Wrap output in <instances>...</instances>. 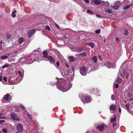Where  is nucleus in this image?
<instances>
[{"mask_svg": "<svg viewBox=\"0 0 133 133\" xmlns=\"http://www.w3.org/2000/svg\"><path fill=\"white\" fill-rule=\"evenodd\" d=\"M116 40L117 41H118V42H119V38H117V37H116Z\"/></svg>", "mask_w": 133, "mask_h": 133, "instance_id": "51", "label": "nucleus"}, {"mask_svg": "<svg viewBox=\"0 0 133 133\" xmlns=\"http://www.w3.org/2000/svg\"><path fill=\"white\" fill-rule=\"evenodd\" d=\"M25 41V39H24L23 38H21L19 40V43L21 44Z\"/></svg>", "mask_w": 133, "mask_h": 133, "instance_id": "22", "label": "nucleus"}, {"mask_svg": "<svg viewBox=\"0 0 133 133\" xmlns=\"http://www.w3.org/2000/svg\"><path fill=\"white\" fill-rule=\"evenodd\" d=\"M8 56L6 55L3 56L1 57V58L2 59H5L8 57Z\"/></svg>", "mask_w": 133, "mask_h": 133, "instance_id": "26", "label": "nucleus"}, {"mask_svg": "<svg viewBox=\"0 0 133 133\" xmlns=\"http://www.w3.org/2000/svg\"><path fill=\"white\" fill-rule=\"evenodd\" d=\"M98 57L99 58V59L100 60H101L102 59V57H101V56H100V55H99L98 56Z\"/></svg>", "mask_w": 133, "mask_h": 133, "instance_id": "45", "label": "nucleus"}, {"mask_svg": "<svg viewBox=\"0 0 133 133\" xmlns=\"http://www.w3.org/2000/svg\"><path fill=\"white\" fill-rule=\"evenodd\" d=\"M15 53H17V51H15Z\"/></svg>", "mask_w": 133, "mask_h": 133, "instance_id": "61", "label": "nucleus"}, {"mask_svg": "<svg viewBox=\"0 0 133 133\" xmlns=\"http://www.w3.org/2000/svg\"><path fill=\"white\" fill-rule=\"evenodd\" d=\"M15 133H19L18 132H16Z\"/></svg>", "mask_w": 133, "mask_h": 133, "instance_id": "62", "label": "nucleus"}, {"mask_svg": "<svg viewBox=\"0 0 133 133\" xmlns=\"http://www.w3.org/2000/svg\"><path fill=\"white\" fill-rule=\"evenodd\" d=\"M15 111H17V112H21V111L20 110H16L15 109Z\"/></svg>", "mask_w": 133, "mask_h": 133, "instance_id": "47", "label": "nucleus"}, {"mask_svg": "<svg viewBox=\"0 0 133 133\" xmlns=\"http://www.w3.org/2000/svg\"><path fill=\"white\" fill-rule=\"evenodd\" d=\"M87 13H90L91 14H92L93 12L92 11H90V10H88L87 11Z\"/></svg>", "mask_w": 133, "mask_h": 133, "instance_id": "34", "label": "nucleus"}, {"mask_svg": "<svg viewBox=\"0 0 133 133\" xmlns=\"http://www.w3.org/2000/svg\"><path fill=\"white\" fill-rule=\"evenodd\" d=\"M118 110L119 112H121V108L120 107H119L118 108Z\"/></svg>", "mask_w": 133, "mask_h": 133, "instance_id": "53", "label": "nucleus"}, {"mask_svg": "<svg viewBox=\"0 0 133 133\" xmlns=\"http://www.w3.org/2000/svg\"><path fill=\"white\" fill-rule=\"evenodd\" d=\"M101 31V30L99 29H97L96 30L95 32L96 33L98 34Z\"/></svg>", "mask_w": 133, "mask_h": 133, "instance_id": "31", "label": "nucleus"}, {"mask_svg": "<svg viewBox=\"0 0 133 133\" xmlns=\"http://www.w3.org/2000/svg\"><path fill=\"white\" fill-rule=\"evenodd\" d=\"M113 126L114 127H115L116 126V124L115 123H114L112 124Z\"/></svg>", "mask_w": 133, "mask_h": 133, "instance_id": "54", "label": "nucleus"}, {"mask_svg": "<svg viewBox=\"0 0 133 133\" xmlns=\"http://www.w3.org/2000/svg\"><path fill=\"white\" fill-rule=\"evenodd\" d=\"M28 116H29V118H30V119H31V120H32V118L30 116V115H28Z\"/></svg>", "mask_w": 133, "mask_h": 133, "instance_id": "56", "label": "nucleus"}, {"mask_svg": "<svg viewBox=\"0 0 133 133\" xmlns=\"http://www.w3.org/2000/svg\"><path fill=\"white\" fill-rule=\"evenodd\" d=\"M55 25L56 26V27L57 28H58V29H59V28H59V26H58V25L57 24H55Z\"/></svg>", "mask_w": 133, "mask_h": 133, "instance_id": "46", "label": "nucleus"}, {"mask_svg": "<svg viewBox=\"0 0 133 133\" xmlns=\"http://www.w3.org/2000/svg\"><path fill=\"white\" fill-rule=\"evenodd\" d=\"M69 36V35L68 34H66L64 35V37L65 38L67 39L68 37Z\"/></svg>", "mask_w": 133, "mask_h": 133, "instance_id": "35", "label": "nucleus"}, {"mask_svg": "<svg viewBox=\"0 0 133 133\" xmlns=\"http://www.w3.org/2000/svg\"><path fill=\"white\" fill-rule=\"evenodd\" d=\"M72 71H74L75 69L74 67H72L70 69Z\"/></svg>", "mask_w": 133, "mask_h": 133, "instance_id": "43", "label": "nucleus"}, {"mask_svg": "<svg viewBox=\"0 0 133 133\" xmlns=\"http://www.w3.org/2000/svg\"><path fill=\"white\" fill-rule=\"evenodd\" d=\"M16 80V79H15V80H14V84H16V82H15Z\"/></svg>", "mask_w": 133, "mask_h": 133, "instance_id": "59", "label": "nucleus"}, {"mask_svg": "<svg viewBox=\"0 0 133 133\" xmlns=\"http://www.w3.org/2000/svg\"><path fill=\"white\" fill-rule=\"evenodd\" d=\"M64 84V82H62L61 84V83H59V84L58 83L57 86L58 89L60 90L63 91V92H64V91H65Z\"/></svg>", "mask_w": 133, "mask_h": 133, "instance_id": "4", "label": "nucleus"}, {"mask_svg": "<svg viewBox=\"0 0 133 133\" xmlns=\"http://www.w3.org/2000/svg\"><path fill=\"white\" fill-rule=\"evenodd\" d=\"M120 4V2L118 1L117 2L115 3L114 6H112L113 8L115 10L118 9L119 8V5Z\"/></svg>", "mask_w": 133, "mask_h": 133, "instance_id": "9", "label": "nucleus"}, {"mask_svg": "<svg viewBox=\"0 0 133 133\" xmlns=\"http://www.w3.org/2000/svg\"><path fill=\"white\" fill-rule=\"evenodd\" d=\"M90 44V45L91 46L92 48L94 47V43H91Z\"/></svg>", "mask_w": 133, "mask_h": 133, "instance_id": "39", "label": "nucleus"}, {"mask_svg": "<svg viewBox=\"0 0 133 133\" xmlns=\"http://www.w3.org/2000/svg\"><path fill=\"white\" fill-rule=\"evenodd\" d=\"M105 65L108 68H115V66H112V64L110 62H108L105 64Z\"/></svg>", "mask_w": 133, "mask_h": 133, "instance_id": "14", "label": "nucleus"}, {"mask_svg": "<svg viewBox=\"0 0 133 133\" xmlns=\"http://www.w3.org/2000/svg\"><path fill=\"white\" fill-rule=\"evenodd\" d=\"M104 41H105L104 40Z\"/></svg>", "mask_w": 133, "mask_h": 133, "instance_id": "64", "label": "nucleus"}, {"mask_svg": "<svg viewBox=\"0 0 133 133\" xmlns=\"http://www.w3.org/2000/svg\"><path fill=\"white\" fill-rule=\"evenodd\" d=\"M65 66L67 68H68L69 67V65L68 64H67L66 63H65Z\"/></svg>", "mask_w": 133, "mask_h": 133, "instance_id": "50", "label": "nucleus"}, {"mask_svg": "<svg viewBox=\"0 0 133 133\" xmlns=\"http://www.w3.org/2000/svg\"><path fill=\"white\" fill-rule=\"evenodd\" d=\"M3 132L6 133L7 132V130L6 129H3L2 130Z\"/></svg>", "mask_w": 133, "mask_h": 133, "instance_id": "38", "label": "nucleus"}, {"mask_svg": "<svg viewBox=\"0 0 133 133\" xmlns=\"http://www.w3.org/2000/svg\"><path fill=\"white\" fill-rule=\"evenodd\" d=\"M36 29H32L29 31L28 33V36L29 37H31L36 32Z\"/></svg>", "mask_w": 133, "mask_h": 133, "instance_id": "7", "label": "nucleus"}, {"mask_svg": "<svg viewBox=\"0 0 133 133\" xmlns=\"http://www.w3.org/2000/svg\"><path fill=\"white\" fill-rule=\"evenodd\" d=\"M12 16L13 17H15L16 16V14L12 12Z\"/></svg>", "mask_w": 133, "mask_h": 133, "instance_id": "41", "label": "nucleus"}, {"mask_svg": "<svg viewBox=\"0 0 133 133\" xmlns=\"http://www.w3.org/2000/svg\"><path fill=\"white\" fill-rule=\"evenodd\" d=\"M12 66V65H11L8 64H6L2 66V68L3 69H4L6 67H11Z\"/></svg>", "mask_w": 133, "mask_h": 133, "instance_id": "19", "label": "nucleus"}, {"mask_svg": "<svg viewBox=\"0 0 133 133\" xmlns=\"http://www.w3.org/2000/svg\"><path fill=\"white\" fill-rule=\"evenodd\" d=\"M122 81V79L120 78H118L116 80L117 82L119 84H120Z\"/></svg>", "mask_w": 133, "mask_h": 133, "instance_id": "21", "label": "nucleus"}, {"mask_svg": "<svg viewBox=\"0 0 133 133\" xmlns=\"http://www.w3.org/2000/svg\"><path fill=\"white\" fill-rule=\"evenodd\" d=\"M17 131L19 132H21L23 131V126L20 124H18L16 126Z\"/></svg>", "mask_w": 133, "mask_h": 133, "instance_id": "6", "label": "nucleus"}, {"mask_svg": "<svg viewBox=\"0 0 133 133\" xmlns=\"http://www.w3.org/2000/svg\"><path fill=\"white\" fill-rule=\"evenodd\" d=\"M107 12L109 14L112 13V10L110 9H108V10H105V12Z\"/></svg>", "mask_w": 133, "mask_h": 133, "instance_id": "28", "label": "nucleus"}, {"mask_svg": "<svg viewBox=\"0 0 133 133\" xmlns=\"http://www.w3.org/2000/svg\"><path fill=\"white\" fill-rule=\"evenodd\" d=\"M3 80L5 82L7 81V78L6 77H4L3 78Z\"/></svg>", "mask_w": 133, "mask_h": 133, "instance_id": "44", "label": "nucleus"}, {"mask_svg": "<svg viewBox=\"0 0 133 133\" xmlns=\"http://www.w3.org/2000/svg\"><path fill=\"white\" fill-rule=\"evenodd\" d=\"M86 133H89V132H87Z\"/></svg>", "mask_w": 133, "mask_h": 133, "instance_id": "63", "label": "nucleus"}, {"mask_svg": "<svg viewBox=\"0 0 133 133\" xmlns=\"http://www.w3.org/2000/svg\"><path fill=\"white\" fill-rule=\"evenodd\" d=\"M5 121L4 120H0V124H2Z\"/></svg>", "mask_w": 133, "mask_h": 133, "instance_id": "42", "label": "nucleus"}, {"mask_svg": "<svg viewBox=\"0 0 133 133\" xmlns=\"http://www.w3.org/2000/svg\"><path fill=\"white\" fill-rule=\"evenodd\" d=\"M45 29L48 30H50L49 26L48 25H47L45 26Z\"/></svg>", "mask_w": 133, "mask_h": 133, "instance_id": "29", "label": "nucleus"}, {"mask_svg": "<svg viewBox=\"0 0 133 133\" xmlns=\"http://www.w3.org/2000/svg\"><path fill=\"white\" fill-rule=\"evenodd\" d=\"M2 114L1 113H0V119L5 118V117H2Z\"/></svg>", "mask_w": 133, "mask_h": 133, "instance_id": "40", "label": "nucleus"}, {"mask_svg": "<svg viewBox=\"0 0 133 133\" xmlns=\"http://www.w3.org/2000/svg\"><path fill=\"white\" fill-rule=\"evenodd\" d=\"M12 96L9 94H7L4 95L2 99V101L4 103H7L9 102L12 98Z\"/></svg>", "mask_w": 133, "mask_h": 133, "instance_id": "2", "label": "nucleus"}, {"mask_svg": "<svg viewBox=\"0 0 133 133\" xmlns=\"http://www.w3.org/2000/svg\"><path fill=\"white\" fill-rule=\"evenodd\" d=\"M107 127V126L106 125H104V124H102L99 126L96 127V128L98 129L101 132H102L104 128L105 127Z\"/></svg>", "mask_w": 133, "mask_h": 133, "instance_id": "8", "label": "nucleus"}, {"mask_svg": "<svg viewBox=\"0 0 133 133\" xmlns=\"http://www.w3.org/2000/svg\"><path fill=\"white\" fill-rule=\"evenodd\" d=\"M47 59L50 61V62L54 64L55 63V60L54 58L51 56H48Z\"/></svg>", "mask_w": 133, "mask_h": 133, "instance_id": "10", "label": "nucleus"}, {"mask_svg": "<svg viewBox=\"0 0 133 133\" xmlns=\"http://www.w3.org/2000/svg\"><path fill=\"white\" fill-rule=\"evenodd\" d=\"M11 36V34H10V33H8L6 34V37L7 39H9L10 38Z\"/></svg>", "mask_w": 133, "mask_h": 133, "instance_id": "24", "label": "nucleus"}, {"mask_svg": "<svg viewBox=\"0 0 133 133\" xmlns=\"http://www.w3.org/2000/svg\"><path fill=\"white\" fill-rule=\"evenodd\" d=\"M87 70L86 67H83L80 68V72L81 74L83 76H85L87 75Z\"/></svg>", "mask_w": 133, "mask_h": 133, "instance_id": "3", "label": "nucleus"}, {"mask_svg": "<svg viewBox=\"0 0 133 133\" xmlns=\"http://www.w3.org/2000/svg\"><path fill=\"white\" fill-rule=\"evenodd\" d=\"M124 74L126 77L127 78L128 77L129 75V74L128 72H124Z\"/></svg>", "mask_w": 133, "mask_h": 133, "instance_id": "25", "label": "nucleus"}, {"mask_svg": "<svg viewBox=\"0 0 133 133\" xmlns=\"http://www.w3.org/2000/svg\"><path fill=\"white\" fill-rule=\"evenodd\" d=\"M116 116L115 115L114 116V118H111L110 121L111 123H113L116 121Z\"/></svg>", "mask_w": 133, "mask_h": 133, "instance_id": "18", "label": "nucleus"}, {"mask_svg": "<svg viewBox=\"0 0 133 133\" xmlns=\"http://www.w3.org/2000/svg\"><path fill=\"white\" fill-rule=\"evenodd\" d=\"M105 4H106V6H108L109 5V3L108 2H107L106 3V4L105 3V4Z\"/></svg>", "mask_w": 133, "mask_h": 133, "instance_id": "48", "label": "nucleus"}, {"mask_svg": "<svg viewBox=\"0 0 133 133\" xmlns=\"http://www.w3.org/2000/svg\"><path fill=\"white\" fill-rule=\"evenodd\" d=\"M132 100H133V98H132V99H129V101H132Z\"/></svg>", "mask_w": 133, "mask_h": 133, "instance_id": "60", "label": "nucleus"}, {"mask_svg": "<svg viewBox=\"0 0 133 133\" xmlns=\"http://www.w3.org/2000/svg\"><path fill=\"white\" fill-rule=\"evenodd\" d=\"M124 35L125 36H127L129 34L128 31V29H125L124 30Z\"/></svg>", "mask_w": 133, "mask_h": 133, "instance_id": "23", "label": "nucleus"}, {"mask_svg": "<svg viewBox=\"0 0 133 133\" xmlns=\"http://www.w3.org/2000/svg\"><path fill=\"white\" fill-rule=\"evenodd\" d=\"M116 106L114 104H112L110 107V111H112V112H111V113H113V112L116 110Z\"/></svg>", "mask_w": 133, "mask_h": 133, "instance_id": "13", "label": "nucleus"}, {"mask_svg": "<svg viewBox=\"0 0 133 133\" xmlns=\"http://www.w3.org/2000/svg\"><path fill=\"white\" fill-rule=\"evenodd\" d=\"M81 101L84 103H88L90 102L91 101V98L90 96L85 94L82 95L81 98Z\"/></svg>", "mask_w": 133, "mask_h": 133, "instance_id": "1", "label": "nucleus"}, {"mask_svg": "<svg viewBox=\"0 0 133 133\" xmlns=\"http://www.w3.org/2000/svg\"><path fill=\"white\" fill-rule=\"evenodd\" d=\"M56 65L58 67H59L60 65V63L59 61H57L56 62Z\"/></svg>", "mask_w": 133, "mask_h": 133, "instance_id": "37", "label": "nucleus"}, {"mask_svg": "<svg viewBox=\"0 0 133 133\" xmlns=\"http://www.w3.org/2000/svg\"><path fill=\"white\" fill-rule=\"evenodd\" d=\"M130 5H128L126 6H124L123 8V9H126L129 8L130 7Z\"/></svg>", "mask_w": 133, "mask_h": 133, "instance_id": "30", "label": "nucleus"}, {"mask_svg": "<svg viewBox=\"0 0 133 133\" xmlns=\"http://www.w3.org/2000/svg\"><path fill=\"white\" fill-rule=\"evenodd\" d=\"M87 56V53L86 52H82L77 54L76 55V56L78 57H81L83 56Z\"/></svg>", "mask_w": 133, "mask_h": 133, "instance_id": "11", "label": "nucleus"}, {"mask_svg": "<svg viewBox=\"0 0 133 133\" xmlns=\"http://www.w3.org/2000/svg\"><path fill=\"white\" fill-rule=\"evenodd\" d=\"M18 72L19 74H20L21 75V72L20 71H18Z\"/></svg>", "mask_w": 133, "mask_h": 133, "instance_id": "57", "label": "nucleus"}, {"mask_svg": "<svg viewBox=\"0 0 133 133\" xmlns=\"http://www.w3.org/2000/svg\"><path fill=\"white\" fill-rule=\"evenodd\" d=\"M119 86V85L117 83L115 84L114 85V87L116 88H118V87Z\"/></svg>", "mask_w": 133, "mask_h": 133, "instance_id": "33", "label": "nucleus"}, {"mask_svg": "<svg viewBox=\"0 0 133 133\" xmlns=\"http://www.w3.org/2000/svg\"><path fill=\"white\" fill-rule=\"evenodd\" d=\"M84 49V47H81L78 49H76V51L78 52H80L83 51Z\"/></svg>", "mask_w": 133, "mask_h": 133, "instance_id": "16", "label": "nucleus"}, {"mask_svg": "<svg viewBox=\"0 0 133 133\" xmlns=\"http://www.w3.org/2000/svg\"><path fill=\"white\" fill-rule=\"evenodd\" d=\"M96 15L97 17H101V16L100 15H98V14H96Z\"/></svg>", "mask_w": 133, "mask_h": 133, "instance_id": "52", "label": "nucleus"}, {"mask_svg": "<svg viewBox=\"0 0 133 133\" xmlns=\"http://www.w3.org/2000/svg\"><path fill=\"white\" fill-rule=\"evenodd\" d=\"M43 54L44 55V57L47 58L48 57V54L47 52L46 51H44L43 52Z\"/></svg>", "mask_w": 133, "mask_h": 133, "instance_id": "17", "label": "nucleus"}, {"mask_svg": "<svg viewBox=\"0 0 133 133\" xmlns=\"http://www.w3.org/2000/svg\"><path fill=\"white\" fill-rule=\"evenodd\" d=\"M69 59L70 62H73L75 59V58L72 56H70L69 57Z\"/></svg>", "mask_w": 133, "mask_h": 133, "instance_id": "20", "label": "nucleus"}, {"mask_svg": "<svg viewBox=\"0 0 133 133\" xmlns=\"http://www.w3.org/2000/svg\"><path fill=\"white\" fill-rule=\"evenodd\" d=\"M16 10H14V11L12 12L13 13H16Z\"/></svg>", "mask_w": 133, "mask_h": 133, "instance_id": "58", "label": "nucleus"}, {"mask_svg": "<svg viewBox=\"0 0 133 133\" xmlns=\"http://www.w3.org/2000/svg\"><path fill=\"white\" fill-rule=\"evenodd\" d=\"M129 104H126L125 105V106L127 107V110H128L129 109Z\"/></svg>", "mask_w": 133, "mask_h": 133, "instance_id": "36", "label": "nucleus"}, {"mask_svg": "<svg viewBox=\"0 0 133 133\" xmlns=\"http://www.w3.org/2000/svg\"><path fill=\"white\" fill-rule=\"evenodd\" d=\"M101 1L102 2V5H104L105 4V2L103 1H100L99 0H94L93 1L94 3L95 4L97 5H99L101 3Z\"/></svg>", "mask_w": 133, "mask_h": 133, "instance_id": "12", "label": "nucleus"}, {"mask_svg": "<svg viewBox=\"0 0 133 133\" xmlns=\"http://www.w3.org/2000/svg\"><path fill=\"white\" fill-rule=\"evenodd\" d=\"M91 59L95 63H96L97 61V57L95 56L91 58Z\"/></svg>", "mask_w": 133, "mask_h": 133, "instance_id": "15", "label": "nucleus"}, {"mask_svg": "<svg viewBox=\"0 0 133 133\" xmlns=\"http://www.w3.org/2000/svg\"><path fill=\"white\" fill-rule=\"evenodd\" d=\"M2 41L0 42V50H2Z\"/></svg>", "mask_w": 133, "mask_h": 133, "instance_id": "32", "label": "nucleus"}, {"mask_svg": "<svg viewBox=\"0 0 133 133\" xmlns=\"http://www.w3.org/2000/svg\"><path fill=\"white\" fill-rule=\"evenodd\" d=\"M111 99L113 101H114L115 100V96L114 95H112L111 97Z\"/></svg>", "mask_w": 133, "mask_h": 133, "instance_id": "27", "label": "nucleus"}, {"mask_svg": "<svg viewBox=\"0 0 133 133\" xmlns=\"http://www.w3.org/2000/svg\"><path fill=\"white\" fill-rule=\"evenodd\" d=\"M10 115L11 117L13 119L17 121L19 120V118L15 112H11Z\"/></svg>", "mask_w": 133, "mask_h": 133, "instance_id": "5", "label": "nucleus"}, {"mask_svg": "<svg viewBox=\"0 0 133 133\" xmlns=\"http://www.w3.org/2000/svg\"><path fill=\"white\" fill-rule=\"evenodd\" d=\"M2 76H0V81H2Z\"/></svg>", "mask_w": 133, "mask_h": 133, "instance_id": "55", "label": "nucleus"}, {"mask_svg": "<svg viewBox=\"0 0 133 133\" xmlns=\"http://www.w3.org/2000/svg\"><path fill=\"white\" fill-rule=\"evenodd\" d=\"M85 1L87 3H89V0H85Z\"/></svg>", "mask_w": 133, "mask_h": 133, "instance_id": "49", "label": "nucleus"}]
</instances>
